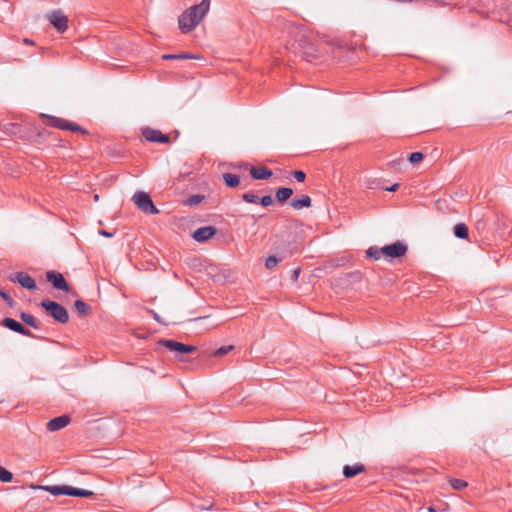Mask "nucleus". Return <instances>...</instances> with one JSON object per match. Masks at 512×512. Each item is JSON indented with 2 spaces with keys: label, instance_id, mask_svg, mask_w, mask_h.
<instances>
[{
  "label": "nucleus",
  "instance_id": "2eb2a0df",
  "mask_svg": "<svg viewBox=\"0 0 512 512\" xmlns=\"http://www.w3.org/2000/svg\"><path fill=\"white\" fill-rule=\"evenodd\" d=\"M366 471V467L364 464L356 463L354 465H345L343 467V475L345 478H353L356 475Z\"/></svg>",
  "mask_w": 512,
  "mask_h": 512
},
{
  "label": "nucleus",
  "instance_id": "a18cd8bd",
  "mask_svg": "<svg viewBox=\"0 0 512 512\" xmlns=\"http://www.w3.org/2000/svg\"><path fill=\"white\" fill-rule=\"evenodd\" d=\"M429 511H430V512H436V511H435V509H434V508H432V507H430V508H429Z\"/></svg>",
  "mask_w": 512,
  "mask_h": 512
},
{
  "label": "nucleus",
  "instance_id": "9b49d317",
  "mask_svg": "<svg viewBox=\"0 0 512 512\" xmlns=\"http://www.w3.org/2000/svg\"><path fill=\"white\" fill-rule=\"evenodd\" d=\"M46 279L52 284L53 288L64 292L70 291V287L63 274L55 271H49L46 273Z\"/></svg>",
  "mask_w": 512,
  "mask_h": 512
},
{
  "label": "nucleus",
  "instance_id": "20e7f679",
  "mask_svg": "<svg viewBox=\"0 0 512 512\" xmlns=\"http://www.w3.org/2000/svg\"><path fill=\"white\" fill-rule=\"evenodd\" d=\"M203 17L204 15L197 10V7L191 6L179 16V29L182 33H188L199 24Z\"/></svg>",
  "mask_w": 512,
  "mask_h": 512
},
{
  "label": "nucleus",
  "instance_id": "c9c22d12",
  "mask_svg": "<svg viewBox=\"0 0 512 512\" xmlns=\"http://www.w3.org/2000/svg\"><path fill=\"white\" fill-rule=\"evenodd\" d=\"M199 58H200L199 56H196V55H193V54L187 53V52L177 54V59L178 60H182V59H199Z\"/></svg>",
  "mask_w": 512,
  "mask_h": 512
},
{
  "label": "nucleus",
  "instance_id": "a19ab883",
  "mask_svg": "<svg viewBox=\"0 0 512 512\" xmlns=\"http://www.w3.org/2000/svg\"><path fill=\"white\" fill-rule=\"evenodd\" d=\"M299 274H300V269H299V268L295 269V270L293 271L292 279H293L294 281H297V280H298V277H299Z\"/></svg>",
  "mask_w": 512,
  "mask_h": 512
},
{
  "label": "nucleus",
  "instance_id": "58836bf2",
  "mask_svg": "<svg viewBox=\"0 0 512 512\" xmlns=\"http://www.w3.org/2000/svg\"><path fill=\"white\" fill-rule=\"evenodd\" d=\"M163 60H178L177 54H164L162 55Z\"/></svg>",
  "mask_w": 512,
  "mask_h": 512
},
{
  "label": "nucleus",
  "instance_id": "9d476101",
  "mask_svg": "<svg viewBox=\"0 0 512 512\" xmlns=\"http://www.w3.org/2000/svg\"><path fill=\"white\" fill-rule=\"evenodd\" d=\"M142 136L149 142L166 144L170 142V137L163 134L160 130L151 127H145L141 130Z\"/></svg>",
  "mask_w": 512,
  "mask_h": 512
},
{
  "label": "nucleus",
  "instance_id": "b1692460",
  "mask_svg": "<svg viewBox=\"0 0 512 512\" xmlns=\"http://www.w3.org/2000/svg\"><path fill=\"white\" fill-rule=\"evenodd\" d=\"M223 180L229 188H236L240 184L239 176L232 173H224Z\"/></svg>",
  "mask_w": 512,
  "mask_h": 512
},
{
  "label": "nucleus",
  "instance_id": "2f4dec72",
  "mask_svg": "<svg viewBox=\"0 0 512 512\" xmlns=\"http://www.w3.org/2000/svg\"><path fill=\"white\" fill-rule=\"evenodd\" d=\"M194 6L197 7V10L205 16L210 7V0H202L198 5Z\"/></svg>",
  "mask_w": 512,
  "mask_h": 512
},
{
  "label": "nucleus",
  "instance_id": "1a4fd4ad",
  "mask_svg": "<svg viewBox=\"0 0 512 512\" xmlns=\"http://www.w3.org/2000/svg\"><path fill=\"white\" fill-rule=\"evenodd\" d=\"M13 283L21 285L23 288L33 291L37 288L35 280L26 272H15L9 276Z\"/></svg>",
  "mask_w": 512,
  "mask_h": 512
},
{
  "label": "nucleus",
  "instance_id": "f704fd0d",
  "mask_svg": "<svg viewBox=\"0 0 512 512\" xmlns=\"http://www.w3.org/2000/svg\"><path fill=\"white\" fill-rule=\"evenodd\" d=\"M292 174L298 182H303L306 179V173L302 170H295Z\"/></svg>",
  "mask_w": 512,
  "mask_h": 512
},
{
  "label": "nucleus",
  "instance_id": "f3484780",
  "mask_svg": "<svg viewBox=\"0 0 512 512\" xmlns=\"http://www.w3.org/2000/svg\"><path fill=\"white\" fill-rule=\"evenodd\" d=\"M290 205L295 210L308 208L311 206V198L308 195H301L300 197H295L294 199H292Z\"/></svg>",
  "mask_w": 512,
  "mask_h": 512
},
{
  "label": "nucleus",
  "instance_id": "e433bc0d",
  "mask_svg": "<svg viewBox=\"0 0 512 512\" xmlns=\"http://www.w3.org/2000/svg\"><path fill=\"white\" fill-rule=\"evenodd\" d=\"M0 297L4 299L8 304L13 302L12 297L4 290H0Z\"/></svg>",
  "mask_w": 512,
  "mask_h": 512
},
{
  "label": "nucleus",
  "instance_id": "412c9836",
  "mask_svg": "<svg viewBox=\"0 0 512 512\" xmlns=\"http://www.w3.org/2000/svg\"><path fill=\"white\" fill-rule=\"evenodd\" d=\"M293 195V189L289 187H280L276 191V199L279 203L287 201Z\"/></svg>",
  "mask_w": 512,
  "mask_h": 512
},
{
  "label": "nucleus",
  "instance_id": "c85d7f7f",
  "mask_svg": "<svg viewBox=\"0 0 512 512\" xmlns=\"http://www.w3.org/2000/svg\"><path fill=\"white\" fill-rule=\"evenodd\" d=\"M12 479L13 474L6 468L0 466V481L8 483L12 481Z\"/></svg>",
  "mask_w": 512,
  "mask_h": 512
},
{
  "label": "nucleus",
  "instance_id": "ddd939ff",
  "mask_svg": "<svg viewBox=\"0 0 512 512\" xmlns=\"http://www.w3.org/2000/svg\"><path fill=\"white\" fill-rule=\"evenodd\" d=\"M217 232L214 226H204L196 229L192 237L196 242L203 243L211 239Z\"/></svg>",
  "mask_w": 512,
  "mask_h": 512
},
{
  "label": "nucleus",
  "instance_id": "bb28decb",
  "mask_svg": "<svg viewBox=\"0 0 512 512\" xmlns=\"http://www.w3.org/2000/svg\"><path fill=\"white\" fill-rule=\"evenodd\" d=\"M451 487L455 490H462L467 487L468 483L462 479L451 478L449 480Z\"/></svg>",
  "mask_w": 512,
  "mask_h": 512
},
{
  "label": "nucleus",
  "instance_id": "a211bd4d",
  "mask_svg": "<svg viewBox=\"0 0 512 512\" xmlns=\"http://www.w3.org/2000/svg\"><path fill=\"white\" fill-rule=\"evenodd\" d=\"M66 495L71 497H85L89 498L94 496V492L86 489L75 488L71 486H67Z\"/></svg>",
  "mask_w": 512,
  "mask_h": 512
},
{
  "label": "nucleus",
  "instance_id": "7ed1b4c3",
  "mask_svg": "<svg viewBox=\"0 0 512 512\" xmlns=\"http://www.w3.org/2000/svg\"><path fill=\"white\" fill-rule=\"evenodd\" d=\"M41 119L43 120L44 124L51 126L53 128H56V129L68 130V131H72V132L81 133L84 135L89 134L88 130H86L85 128L81 127L80 125H78L74 122H70L67 119L61 118V117H56V116L47 115V114H41Z\"/></svg>",
  "mask_w": 512,
  "mask_h": 512
},
{
  "label": "nucleus",
  "instance_id": "f257e3e1",
  "mask_svg": "<svg viewBox=\"0 0 512 512\" xmlns=\"http://www.w3.org/2000/svg\"><path fill=\"white\" fill-rule=\"evenodd\" d=\"M315 41L316 39L313 35L304 32H299L296 38L298 52L308 62L319 58L321 55Z\"/></svg>",
  "mask_w": 512,
  "mask_h": 512
},
{
  "label": "nucleus",
  "instance_id": "a878e982",
  "mask_svg": "<svg viewBox=\"0 0 512 512\" xmlns=\"http://www.w3.org/2000/svg\"><path fill=\"white\" fill-rule=\"evenodd\" d=\"M366 254L368 257L378 260L381 258V255H383L382 248H378L377 246H371L367 249Z\"/></svg>",
  "mask_w": 512,
  "mask_h": 512
},
{
  "label": "nucleus",
  "instance_id": "423d86ee",
  "mask_svg": "<svg viewBox=\"0 0 512 512\" xmlns=\"http://www.w3.org/2000/svg\"><path fill=\"white\" fill-rule=\"evenodd\" d=\"M135 205L145 214H159V209L154 205L150 195L143 191L136 192L132 197Z\"/></svg>",
  "mask_w": 512,
  "mask_h": 512
},
{
  "label": "nucleus",
  "instance_id": "72a5a7b5",
  "mask_svg": "<svg viewBox=\"0 0 512 512\" xmlns=\"http://www.w3.org/2000/svg\"><path fill=\"white\" fill-rule=\"evenodd\" d=\"M259 203L264 207L270 206L273 204V198L271 195H265L259 199Z\"/></svg>",
  "mask_w": 512,
  "mask_h": 512
},
{
  "label": "nucleus",
  "instance_id": "4c0bfd02",
  "mask_svg": "<svg viewBox=\"0 0 512 512\" xmlns=\"http://www.w3.org/2000/svg\"><path fill=\"white\" fill-rule=\"evenodd\" d=\"M398 188H399L398 183H394L393 185H391L389 187H383V189L388 192H395Z\"/></svg>",
  "mask_w": 512,
  "mask_h": 512
},
{
  "label": "nucleus",
  "instance_id": "37998d69",
  "mask_svg": "<svg viewBox=\"0 0 512 512\" xmlns=\"http://www.w3.org/2000/svg\"><path fill=\"white\" fill-rule=\"evenodd\" d=\"M24 42H25L26 44H33V41H31V40H29V39H27V38H26V39H24Z\"/></svg>",
  "mask_w": 512,
  "mask_h": 512
},
{
  "label": "nucleus",
  "instance_id": "ea45409f",
  "mask_svg": "<svg viewBox=\"0 0 512 512\" xmlns=\"http://www.w3.org/2000/svg\"><path fill=\"white\" fill-rule=\"evenodd\" d=\"M99 234L104 236V237H108V238L113 237V235H114L113 233H110V232H108L106 230H100Z\"/></svg>",
  "mask_w": 512,
  "mask_h": 512
},
{
  "label": "nucleus",
  "instance_id": "c756f323",
  "mask_svg": "<svg viewBox=\"0 0 512 512\" xmlns=\"http://www.w3.org/2000/svg\"><path fill=\"white\" fill-rule=\"evenodd\" d=\"M243 201L247 203H253L258 204L259 203V197L255 195L253 192H246L242 195Z\"/></svg>",
  "mask_w": 512,
  "mask_h": 512
},
{
  "label": "nucleus",
  "instance_id": "39448f33",
  "mask_svg": "<svg viewBox=\"0 0 512 512\" xmlns=\"http://www.w3.org/2000/svg\"><path fill=\"white\" fill-rule=\"evenodd\" d=\"M40 306L45 310L48 316L52 317L60 324H66L69 321V313L67 309L56 301L43 299Z\"/></svg>",
  "mask_w": 512,
  "mask_h": 512
},
{
  "label": "nucleus",
  "instance_id": "6ab92c4d",
  "mask_svg": "<svg viewBox=\"0 0 512 512\" xmlns=\"http://www.w3.org/2000/svg\"><path fill=\"white\" fill-rule=\"evenodd\" d=\"M74 308L79 315V317H85L89 315L92 311L91 307L85 303L82 299H77L74 302Z\"/></svg>",
  "mask_w": 512,
  "mask_h": 512
},
{
  "label": "nucleus",
  "instance_id": "79ce46f5",
  "mask_svg": "<svg viewBox=\"0 0 512 512\" xmlns=\"http://www.w3.org/2000/svg\"><path fill=\"white\" fill-rule=\"evenodd\" d=\"M151 313H152L153 318H154L157 322H159V323H161V322H162V321L160 320L159 315H158L156 312L151 311Z\"/></svg>",
  "mask_w": 512,
  "mask_h": 512
},
{
  "label": "nucleus",
  "instance_id": "4be33fe9",
  "mask_svg": "<svg viewBox=\"0 0 512 512\" xmlns=\"http://www.w3.org/2000/svg\"><path fill=\"white\" fill-rule=\"evenodd\" d=\"M40 489L45 490L52 495H66L67 485H53V486H39Z\"/></svg>",
  "mask_w": 512,
  "mask_h": 512
},
{
  "label": "nucleus",
  "instance_id": "4468645a",
  "mask_svg": "<svg viewBox=\"0 0 512 512\" xmlns=\"http://www.w3.org/2000/svg\"><path fill=\"white\" fill-rule=\"evenodd\" d=\"M69 423L70 417L68 415H61L47 422V430L50 432H55L66 427Z\"/></svg>",
  "mask_w": 512,
  "mask_h": 512
},
{
  "label": "nucleus",
  "instance_id": "cd10ccee",
  "mask_svg": "<svg viewBox=\"0 0 512 512\" xmlns=\"http://www.w3.org/2000/svg\"><path fill=\"white\" fill-rule=\"evenodd\" d=\"M283 258H278L274 255H271L269 257L266 258L265 260V267L269 270L275 268L277 266V264L282 261Z\"/></svg>",
  "mask_w": 512,
  "mask_h": 512
},
{
  "label": "nucleus",
  "instance_id": "5701e85b",
  "mask_svg": "<svg viewBox=\"0 0 512 512\" xmlns=\"http://www.w3.org/2000/svg\"><path fill=\"white\" fill-rule=\"evenodd\" d=\"M455 237L459 239H467L469 236V230L466 224L458 223L454 226L453 229Z\"/></svg>",
  "mask_w": 512,
  "mask_h": 512
},
{
  "label": "nucleus",
  "instance_id": "aec40b11",
  "mask_svg": "<svg viewBox=\"0 0 512 512\" xmlns=\"http://www.w3.org/2000/svg\"><path fill=\"white\" fill-rule=\"evenodd\" d=\"M20 318L25 324L32 327L33 329L38 330L41 328V323L33 315L27 312H21Z\"/></svg>",
  "mask_w": 512,
  "mask_h": 512
},
{
  "label": "nucleus",
  "instance_id": "dca6fc26",
  "mask_svg": "<svg viewBox=\"0 0 512 512\" xmlns=\"http://www.w3.org/2000/svg\"><path fill=\"white\" fill-rule=\"evenodd\" d=\"M250 175L255 180H266L273 175V172L267 167H251Z\"/></svg>",
  "mask_w": 512,
  "mask_h": 512
},
{
  "label": "nucleus",
  "instance_id": "393cba45",
  "mask_svg": "<svg viewBox=\"0 0 512 512\" xmlns=\"http://www.w3.org/2000/svg\"><path fill=\"white\" fill-rule=\"evenodd\" d=\"M205 199V196L204 195H201V194H193V195H190L189 197H187L185 200H184V205L185 206H197L198 204H200L203 200Z\"/></svg>",
  "mask_w": 512,
  "mask_h": 512
},
{
  "label": "nucleus",
  "instance_id": "f03ea898",
  "mask_svg": "<svg viewBox=\"0 0 512 512\" xmlns=\"http://www.w3.org/2000/svg\"><path fill=\"white\" fill-rule=\"evenodd\" d=\"M160 346L167 348L168 350L175 352L174 358L176 361L185 362L191 359L186 357L187 354L194 353L197 351V347L194 345H187L171 339H160L158 341Z\"/></svg>",
  "mask_w": 512,
  "mask_h": 512
},
{
  "label": "nucleus",
  "instance_id": "f8f14e48",
  "mask_svg": "<svg viewBox=\"0 0 512 512\" xmlns=\"http://www.w3.org/2000/svg\"><path fill=\"white\" fill-rule=\"evenodd\" d=\"M2 325L9 330L19 333L23 336L37 338L29 329L25 328L20 322L13 318H4L2 320Z\"/></svg>",
  "mask_w": 512,
  "mask_h": 512
},
{
  "label": "nucleus",
  "instance_id": "473e14b6",
  "mask_svg": "<svg viewBox=\"0 0 512 512\" xmlns=\"http://www.w3.org/2000/svg\"><path fill=\"white\" fill-rule=\"evenodd\" d=\"M423 158H424V155L422 152H413V153H410L408 156V160L412 164L419 163L420 161L423 160Z\"/></svg>",
  "mask_w": 512,
  "mask_h": 512
},
{
  "label": "nucleus",
  "instance_id": "7c9ffc66",
  "mask_svg": "<svg viewBox=\"0 0 512 512\" xmlns=\"http://www.w3.org/2000/svg\"><path fill=\"white\" fill-rule=\"evenodd\" d=\"M234 349V346L233 345H224V346H221L220 348H218L217 350L214 351V356L216 357H221L223 355H226L228 354L230 351H232Z\"/></svg>",
  "mask_w": 512,
  "mask_h": 512
},
{
  "label": "nucleus",
  "instance_id": "0eeeda50",
  "mask_svg": "<svg viewBox=\"0 0 512 512\" xmlns=\"http://www.w3.org/2000/svg\"><path fill=\"white\" fill-rule=\"evenodd\" d=\"M47 19L59 33H64L68 29V17L61 10L52 11L47 15Z\"/></svg>",
  "mask_w": 512,
  "mask_h": 512
},
{
  "label": "nucleus",
  "instance_id": "6e6552de",
  "mask_svg": "<svg viewBox=\"0 0 512 512\" xmlns=\"http://www.w3.org/2000/svg\"><path fill=\"white\" fill-rule=\"evenodd\" d=\"M407 245L401 241H396L390 245L382 247V254L386 258L394 259L403 257L407 252Z\"/></svg>",
  "mask_w": 512,
  "mask_h": 512
},
{
  "label": "nucleus",
  "instance_id": "c03bdc74",
  "mask_svg": "<svg viewBox=\"0 0 512 512\" xmlns=\"http://www.w3.org/2000/svg\"><path fill=\"white\" fill-rule=\"evenodd\" d=\"M98 199H99V196L96 194V195L94 196V200H95V201H97Z\"/></svg>",
  "mask_w": 512,
  "mask_h": 512
}]
</instances>
